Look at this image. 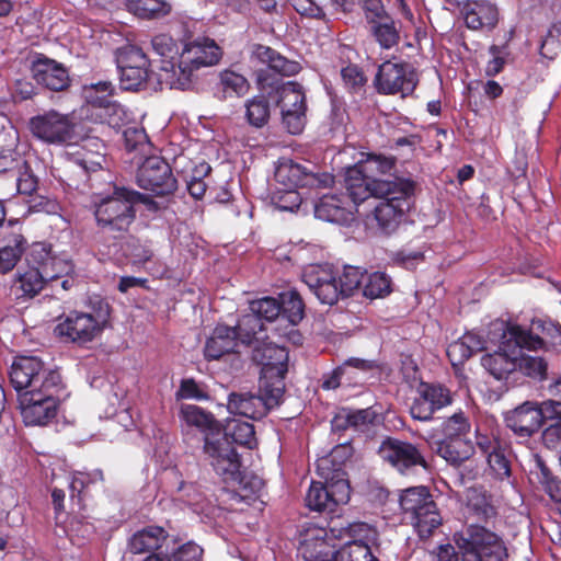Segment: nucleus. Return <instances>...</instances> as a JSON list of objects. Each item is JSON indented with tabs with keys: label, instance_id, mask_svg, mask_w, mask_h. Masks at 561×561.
I'll list each match as a JSON object with an SVG mask.
<instances>
[{
	"label": "nucleus",
	"instance_id": "44",
	"mask_svg": "<svg viewBox=\"0 0 561 561\" xmlns=\"http://www.w3.org/2000/svg\"><path fill=\"white\" fill-rule=\"evenodd\" d=\"M278 104L280 111L289 110V112H297L300 107L307 111L306 95L302 87L296 82H287L279 89Z\"/></svg>",
	"mask_w": 561,
	"mask_h": 561
},
{
	"label": "nucleus",
	"instance_id": "63",
	"mask_svg": "<svg viewBox=\"0 0 561 561\" xmlns=\"http://www.w3.org/2000/svg\"><path fill=\"white\" fill-rule=\"evenodd\" d=\"M175 396L178 399L184 400L207 399V393L194 379H183Z\"/></svg>",
	"mask_w": 561,
	"mask_h": 561
},
{
	"label": "nucleus",
	"instance_id": "29",
	"mask_svg": "<svg viewBox=\"0 0 561 561\" xmlns=\"http://www.w3.org/2000/svg\"><path fill=\"white\" fill-rule=\"evenodd\" d=\"M352 215L344 195H324L314 205V216L323 221L343 225L352 219Z\"/></svg>",
	"mask_w": 561,
	"mask_h": 561
},
{
	"label": "nucleus",
	"instance_id": "23",
	"mask_svg": "<svg viewBox=\"0 0 561 561\" xmlns=\"http://www.w3.org/2000/svg\"><path fill=\"white\" fill-rule=\"evenodd\" d=\"M28 264L37 265L46 282L68 276L73 271L71 261L64 256L51 255L50 248L44 243H34L27 257Z\"/></svg>",
	"mask_w": 561,
	"mask_h": 561
},
{
	"label": "nucleus",
	"instance_id": "53",
	"mask_svg": "<svg viewBox=\"0 0 561 561\" xmlns=\"http://www.w3.org/2000/svg\"><path fill=\"white\" fill-rule=\"evenodd\" d=\"M364 272L356 266H345L337 278V290L340 296H350L358 289L363 283Z\"/></svg>",
	"mask_w": 561,
	"mask_h": 561
},
{
	"label": "nucleus",
	"instance_id": "43",
	"mask_svg": "<svg viewBox=\"0 0 561 561\" xmlns=\"http://www.w3.org/2000/svg\"><path fill=\"white\" fill-rule=\"evenodd\" d=\"M543 344L540 346V348ZM539 347H533L528 345L520 346V355L518 356L517 370L531 378L541 379L545 377L547 371V363L540 356L528 355L526 351H537Z\"/></svg>",
	"mask_w": 561,
	"mask_h": 561
},
{
	"label": "nucleus",
	"instance_id": "25",
	"mask_svg": "<svg viewBox=\"0 0 561 561\" xmlns=\"http://www.w3.org/2000/svg\"><path fill=\"white\" fill-rule=\"evenodd\" d=\"M274 176L277 184L288 190H297L299 186H313L319 182L314 172L305 164L288 158L278 160Z\"/></svg>",
	"mask_w": 561,
	"mask_h": 561
},
{
	"label": "nucleus",
	"instance_id": "1",
	"mask_svg": "<svg viewBox=\"0 0 561 561\" xmlns=\"http://www.w3.org/2000/svg\"><path fill=\"white\" fill-rule=\"evenodd\" d=\"M151 46L160 57L157 79L161 89L192 88L198 71L217 65L222 57L221 47L206 36L185 39L178 45L171 36L159 34L151 39Z\"/></svg>",
	"mask_w": 561,
	"mask_h": 561
},
{
	"label": "nucleus",
	"instance_id": "64",
	"mask_svg": "<svg viewBox=\"0 0 561 561\" xmlns=\"http://www.w3.org/2000/svg\"><path fill=\"white\" fill-rule=\"evenodd\" d=\"M15 181L20 194L31 195L36 190L37 180L26 164L18 169Z\"/></svg>",
	"mask_w": 561,
	"mask_h": 561
},
{
	"label": "nucleus",
	"instance_id": "47",
	"mask_svg": "<svg viewBox=\"0 0 561 561\" xmlns=\"http://www.w3.org/2000/svg\"><path fill=\"white\" fill-rule=\"evenodd\" d=\"M117 67H149V59L142 49L133 44H125L115 51Z\"/></svg>",
	"mask_w": 561,
	"mask_h": 561
},
{
	"label": "nucleus",
	"instance_id": "15",
	"mask_svg": "<svg viewBox=\"0 0 561 561\" xmlns=\"http://www.w3.org/2000/svg\"><path fill=\"white\" fill-rule=\"evenodd\" d=\"M138 185L156 195H169L176 190V180L169 163L161 157H147L137 171Z\"/></svg>",
	"mask_w": 561,
	"mask_h": 561
},
{
	"label": "nucleus",
	"instance_id": "6",
	"mask_svg": "<svg viewBox=\"0 0 561 561\" xmlns=\"http://www.w3.org/2000/svg\"><path fill=\"white\" fill-rule=\"evenodd\" d=\"M461 561H506L507 549L502 538L479 524H468L455 534Z\"/></svg>",
	"mask_w": 561,
	"mask_h": 561
},
{
	"label": "nucleus",
	"instance_id": "37",
	"mask_svg": "<svg viewBox=\"0 0 561 561\" xmlns=\"http://www.w3.org/2000/svg\"><path fill=\"white\" fill-rule=\"evenodd\" d=\"M252 53L256 59L263 64H266L268 68L279 75L294 76L301 69L299 62L288 60L271 47L264 45H255Z\"/></svg>",
	"mask_w": 561,
	"mask_h": 561
},
{
	"label": "nucleus",
	"instance_id": "51",
	"mask_svg": "<svg viewBox=\"0 0 561 561\" xmlns=\"http://www.w3.org/2000/svg\"><path fill=\"white\" fill-rule=\"evenodd\" d=\"M83 98L92 106L107 104V99L113 96L114 85L111 81H98L83 85Z\"/></svg>",
	"mask_w": 561,
	"mask_h": 561
},
{
	"label": "nucleus",
	"instance_id": "36",
	"mask_svg": "<svg viewBox=\"0 0 561 561\" xmlns=\"http://www.w3.org/2000/svg\"><path fill=\"white\" fill-rule=\"evenodd\" d=\"M168 537L167 531L159 526H148L136 531L129 539L128 547L130 552L146 553L162 547Z\"/></svg>",
	"mask_w": 561,
	"mask_h": 561
},
{
	"label": "nucleus",
	"instance_id": "32",
	"mask_svg": "<svg viewBox=\"0 0 561 561\" xmlns=\"http://www.w3.org/2000/svg\"><path fill=\"white\" fill-rule=\"evenodd\" d=\"M497 19V9L489 1H470L465 7V22L471 30L493 28Z\"/></svg>",
	"mask_w": 561,
	"mask_h": 561
},
{
	"label": "nucleus",
	"instance_id": "62",
	"mask_svg": "<svg viewBox=\"0 0 561 561\" xmlns=\"http://www.w3.org/2000/svg\"><path fill=\"white\" fill-rule=\"evenodd\" d=\"M282 121L289 134L298 135L304 130L306 125V111H302V107L297 112H289V110L282 111Z\"/></svg>",
	"mask_w": 561,
	"mask_h": 561
},
{
	"label": "nucleus",
	"instance_id": "58",
	"mask_svg": "<svg viewBox=\"0 0 561 561\" xmlns=\"http://www.w3.org/2000/svg\"><path fill=\"white\" fill-rule=\"evenodd\" d=\"M539 473L538 479L545 491L554 501L561 500V480H559L550 469L545 466L541 461L538 462Z\"/></svg>",
	"mask_w": 561,
	"mask_h": 561
},
{
	"label": "nucleus",
	"instance_id": "24",
	"mask_svg": "<svg viewBox=\"0 0 561 561\" xmlns=\"http://www.w3.org/2000/svg\"><path fill=\"white\" fill-rule=\"evenodd\" d=\"M298 552L306 561H318L332 554L328 530L312 523L301 526L298 537Z\"/></svg>",
	"mask_w": 561,
	"mask_h": 561
},
{
	"label": "nucleus",
	"instance_id": "42",
	"mask_svg": "<svg viewBox=\"0 0 561 561\" xmlns=\"http://www.w3.org/2000/svg\"><path fill=\"white\" fill-rule=\"evenodd\" d=\"M369 25L374 38L381 48L390 49L398 44L399 31L389 15Z\"/></svg>",
	"mask_w": 561,
	"mask_h": 561
},
{
	"label": "nucleus",
	"instance_id": "52",
	"mask_svg": "<svg viewBox=\"0 0 561 561\" xmlns=\"http://www.w3.org/2000/svg\"><path fill=\"white\" fill-rule=\"evenodd\" d=\"M248 122L255 127L264 126L270 117V104L263 96H255L245 104Z\"/></svg>",
	"mask_w": 561,
	"mask_h": 561
},
{
	"label": "nucleus",
	"instance_id": "27",
	"mask_svg": "<svg viewBox=\"0 0 561 561\" xmlns=\"http://www.w3.org/2000/svg\"><path fill=\"white\" fill-rule=\"evenodd\" d=\"M240 340L238 324L234 328L218 325L206 341L204 354L208 360H217L226 354L236 352Z\"/></svg>",
	"mask_w": 561,
	"mask_h": 561
},
{
	"label": "nucleus",
	"instance_id": "35",
	"mask_svg": "<svg viewBox=\"0 0 561 561\" xmlns=\"http://www.w3.org/2000/svg\"><path fill=\"white\" fill-rule=\"evenodd\" d=\"M377 417V413L371 409L348 410L342 409L332 420L333 431H344L353 428L355 431H364L368 425L373 424Z\"/></svg>",
	"mask_w": 561,
	"mask_h": 561
},
{
	"label": "nucleus",
	"instance_id": "3",
	"mask_svg": "<svg viewBox=\"0 0 561 561\" xmlns=\"http://www.w3.org/2000/svg\"><path fill=\"white\" fill-rule=\"evenodd\" d=\"M332 460L323 457L317 462L318 474L324 482H311L306 495L307 506L316 512L332 514L350 500V484L341 468L331 469Z\"/></svg>",
	"mask_w": 561,
	"mask_h": 561
},
{
	"label": "nucleus",
	"instance_id": "14",
	"mask_svg": "<svg viewBox=\"0 0 561 561\" xmlns=\"http://www.w3.org/2000/svg\"><path fill=\"white\" fill-rule=\"evenodd\" d=\"M266 339L265 335L260 342L247 344L253 347V360L262 366L260 381L273 382L279 379L284 382L288 368V352L283 346L267 342Z\"/></svg>",
	"mask_w": 561,
	"mask_h": 561
},
{
	"label": "nucleus",
	"instance_id": "2",
	"mask_svg": "<svg viewBox=\"0 0 561 561\" xmlns=\"http://www.w3.org/2000/svg\"><path fill=\"white\" fill-rule=\"evenodd\" d=\"M536 332H541L546 337H550L552 343H561V327L550 320H533L530 330L514 323H494L491 333L499 336V346L493 353L482 356V366L495 379H505L511 373L517 370L522 345L533 347L542 345V339Z\"/></svg>",
	"mask_w": 561,
	"mask_h": 561
},
{
	"label": "nucleus",
	"instance_id": "48",
	"mask_svg": "<svg viewBox=\"0 0 561 561\" xmlns=\"http://www.w3.org/2000/svg\"><path fill=\"white\" fill-rule=\"evenodd\" d=\"M119 71V84L123 90L136 91L149 78V67H117Z\"/></svg>",
	"mask_w": 561,
	"mask_h": 561
},
{
	"label": "nucleus",
	"instance_id": "11",
	"mask_svg": "<svg viewBox=\"0 0 561 561\" xmlns=\"http://www.w3.org/2000/svg\"><path fill=\"white\" fill-rule=\"evenodd\" d=\"M103 149L104 145L98 138H88L81 144L68 145L67 170L79 176V180H72L69 186L80 188V184L88 181L90 172L102 168L105 161Z\"/></svg>",
	"mask_w": 561,
	"mask_h": 561
},
{
	"label": "nucleus",
	"instance_id": "18",
	"mask_svg": "<svg viewBox=\"0 0 561 561\" xmlns=\"http://www.w3.org/2000/svg\"><path fill=\"white\" fill-rule=\"evenodd\" d=\"M375 83L378 92L382 94L400 93L407 96L414 91L417 78L408 65L386 61L378 69Z\"/></svg>",
	"mask_w": 561,
	"mask_h": 561
},
{
	"label": "nucleus",
	"instance_id": "5",
	"mask_svg": "<svg viewBox=\"0 0 561 561\" xmlns=\"http://www.w3.org/2000/svg\"><path fill=\"white\" fill-rule=\"evenodd\" d=\"M137 202L147 203L148 197L137 191L114 186L111 195L101 196L94 203L98 225L111 231L126 230L135 218L134 204Z\"/></svg>",
	"mask_w": 561,
	"mask_h": 561
},
{
	"label": "nucleus",
	"instance_id": "39",
	"mask_svg": "<svg viewBox=\"0 0 561 561\" xmlns=\"http://www.w3.org/2000/svg\"><path fill=\"white\" fill-rule=\"evenodd\" d=\"M465 515L468 519L483 520L495 515V510L482 490L472 488L466 493Z\"/></svg>",
	"mask_w": 561,
	"mask_h": 561
},
{
	"label": "nucleus",
	"instance_id": "13",
	"mask_svg": "<svg viewBox=\"0 0 561 561\" xmlns=\"http://www.w3.org/2000/svg\"><path fill=\"white\" fill-rule=\"evenodd\" d=\"M551 403L526 401L505 413V423L517 436L527 438L536 433L543 421L554 420Z\"/></svg>",
	"mask_w": 561,
	"mask_h": 561
},
{
	"label": "nucleus",
	"instance_id": "41",
	"mask_svg": "<svg viewBox=\"0 0 561 561\" xmlns=\"http://www.w3.org/2000/svg\"><path fill=\"white\" fill-rule=\"evenodd\" d=\"M336 561H378L368 542L362 539L345 542L334 554Z\"/></svg>",
	"mask_w": 561,
	"mask_h": 561
},
{
	"label": "nucleus",
	"instance_id": "60",
	"mask_svg": "<svg viewBox=\"0 0 561 561\" xmlns=\"http://www.w3.org/2000/svg\"><path fill=\"white\" fill-rule=\"evenodd\" d=\"M486 460L492 472L497 479L503 480L510 477L511 466L504 449L501 447L499 449H492L490 455L486 457Z\"/></svg>",
	"mask_w": 561,
	"mask_h": 561
},
{
	"label": "nucleus",
	"instance_id": "22",
	"mask_svg": "<svg viewBox=\"0 0 561 561\" xmlns=\"http://www.w3.org/2000/svg\"><path fill=\"white\" fill-rule=\"evenodd\" d=\"M380 457L401 473L415 466L425 467V460L415 446L399 439L388 438L379 447Z\"/></svg>",
	"mask_w": 561,
	"mask_h": 561
},
{
	"label": "nucleus",
	"instance_id": "55",
	"mask_svg": "<svg viewBox=\"0 0 561 561\" xmlns=\"http://www.w3.org/2000/svg\"><path fill=\"white\" fill-rule=\"evenodd\" d=\"M470 423L462 412L455 413L443 423L444 438H466Z\"/></svg>",
	"mask_w": 561,
	"mask_h": 561
},
{
	"label": "nucleus",
	"instance_id": "30",
	"mask_svg": "<svg viewBox=\"0 0 561 561\" xmlns=\"http://www.w3.org/2000/svg\"><path fill=\"white\" fill-rule=\"evenodd\" d=\"M46 279L37 265L30 264L27 268L18 270L11 285V293L15 299H31L35 297L44 287Z\"/></svg>",
	"mask_w": 561,
	"mask_h": 561
},
{
	"label": "nucleus",
	"instance_id": "21",
	"mask_svg": "<svg viewBox=\"0 0 561 561\" xmlns=\"http://www.w3.org/2000/svg\"><path fill=\"white\" fill-rule=\"evenodd\" d=\"M301 276L320 302L331 306L339 300L337 277L331 265L310 264Z\"/></svg>",
	"mask_w": 561,
	"mask_h": 561
},
{
	"label": "nucleus",
	"instance_id": "59",
	"mask_svg": "<svg viewBox=\"0 0 561 561\" xmlns=\"http://www.w3.org/2000/svg\"><path fill=\"white\" fill-rule=\"evenodd\" d=\"M126 253L133 265H142L150 261L153 255L150 243H142L136 239H133L127 243Z\"/></svg>",
	"mask_w": 561,
	"mask_h": 561
},
{
	"label": "nucleus",
	"instance_id": "17",
	"mask_svg": "<svg viewBox=\"0 0 561 561\" xmlns=\"http://www.w3.org/2000/svg\"><path fill=\"white\" fill-rule=\"evenodd\" d=\"M62 389L20 394L19 405L26 425H45L56 416L58 396Z\"/></svg>",
	"mask_w": 561,
	"mask_h": 561
},
{
	"label": "nucleus",
	"instance_id": "7",
	"mask_svg": "<svg viewBox=\"0 0 561 561\" xmlns=\"http://www.w3.org/2000/svg\"><path fill=\"white\" fill-rule=\"evenodd\" d=\"M10 381L20 394H33L44 390L62 389L61 376L47 368L37 356H19L10 368Z\"/></svg>",
	"mask_w": 561,
	"mask_h": 561
},
{
	"label": "nucleus",
	"instance_id": "9",
	"mask_svg": "<svg viewBox=\"0 0 561 561\" xmlns=\"http://www.w3.org/2000/svg\"><path fill=\"white\" fill-rule=\"evenodd\" d=\"M285 385L279 379L273 382L260 381V393L251 392L231 393L227 408L231 414L241 415L251 420H260L274 407L278 405Z\"/></svg>",
	"mask_w": 561,
	"mask_h": 561
},
{
	"label": "nucleus",
	"instance_id": "56",
	"mask_svg": "<svg viewBox=\"0 0 561 561\" xmlns=\"http://www.w3.org/2000/svg\"><path fill=\"white\" fill-rule=\"evenodd\" d=\"M272 203L283 211H295L301 204V197L297 190L278 188L272 195Z\"/></svg>",
	"mask_w": 561,
	"mask_h": 561
},
{
	"label": "nucleus",
	"instance_id": "49",
	"mask_svg": "<svg viewBox=\"0 0 561 561\" xmlns=\"http://www.w3.org/2000/svg\"><path fill=\"white\" fill-rule=\"evenodd\" d=\"M391 291V279L382 272H374L366 277L363 286L364 296L375 299L381 298Z\"/></svg>",
	"mask_w": 561,
	"mask_h": 561
},
{
	"label": "nucleus",
	"instance_id": "54",
	"mask_svg": "<svg viewBox=\"0 0 561 561\" xmlns=\"http://www.w3.org/2000/svg\"><path fill=\"white\" fill-rule=\"evenodd\" d=\"M220 84L229 95L241 96L249 90L248 80L242 75L231 70H225L220 73Z\"/></svg>",
	"mask_w": 561,
	"mask_h": 561
},
{
	"label": "nucleus",
	"instance_id": "10",
	"mask_svg": "<svg viewBox=\"0 0 561 561\" xmlns=\"http://www.w3.org/2000/svg\"><path fill=\"white\" fill-rule=\"evenodd\" d=\"M280 317V304L273 297H263L249 305V312L238 321L240 340L244 344L260 342L266 334V323Z\"/></svg>",
	"mask_w": 561,
	"mask_h": 561
},
{
	"label": "nucleus",
	"instance_id": "26",
	"mask_svg": "<svg viewBox=\"0 0 561 561\" xmlns=\"http://www.w3.org/2000/svg\"><path fill=\"white\" fill-rule=\"evenodd\" d=\"M391 181L377 180L366 176L362 167L355 165L348 168L345 175L346 198L357 205L369 197H377L378 185L381 183H390Z\"/></svg>",
	"mask_w": 561,
	"mask_h": 561
},
{
	"label": "nucleus",
	"instance_id": "33",
	"mask_svg": "<svg viewBox=\"0 0 561 561\" xmlns=\"http://www.w3.org/2000/svg\"><path fill=\"white\" fill-rule=\"evenodd\" d=\"M488 347V342L477 332H467L458 340L451 342L446 354L453 366L465 363L473 353Z\"/></svg>",
	"mask_w": 561,
	"mask_h": 561
},
{
	"label": "nucleus",
	"instance_id": "61",
	"mask_svg": "<svg viewBox=\"0 0 561 561\" xmlns=\"http://www.w3.org/2000/svg\"><path fill=\"white\" fill-rule=\"evenodd\" d=\"M229 484L238 485L239 490L244 492L241 496L247 497L257 493L263 486V481L256 476L248 474L240 470L238 479L231 480Z\"/></svg>",
	"mask_w": 561,
	"mask_h": 561
},
{
	"label": "nucleus",
	"instance_id": "57",
	"mask_svg": "<svg viewBox=\"0 0 561 561\" xmlns=\"http://www.w3.org/2000/svg\"><path fill=\"white\" fill-rule=\"evenodd\" d=\"M125 146L130 152L145 154L150 149L148 136L144 128L129 127L124 131Z\"/></svg>",
	"mask_w": 561,
	"mask_h": 561
},
{
	"label": "nucleus",
	"instance_id": "28",
	"mask_svg": "<svg viewBox=\"0 0 561 561\" xmlns=\"http://www.w3.org/2000/svg\"><path fill=\"white\" fill-rule=\"evenodd\" d=\"M33 77L38 84L53 91H61L69 84V75L67 69L59 62L41 58L33 62Z\"/></svg>",
	"mask_w": 561,
	"mask_h": 561
},
{
	"label": "nucleus",
	"instance_id": "34",
	"mask_svg": "<svg viewBox=\"0 0 561 561\" xmlns=\"http://www.w3.org/2000/svg\"><path fill=\"white\" fill-rule=\"evenodd\" d=\"M430 444L442 458L453 466H459L473 453V445L467 438H443Z\"/></svg>",
	"mask_w": 561,
	"mask_h": 561
},
{
	"label": "nucleus",
	"instance_id": "16",
	"mask_svg": "<svg viewBox=\"0 0 561 561\" xmlns=\"http://www.w3.org/2000/svg\"><path fill=\"white\" fill-rule=\"evenodd\" d=\"M30 129L34 137L51 145L69 142L73 137V125L68 115L55 110L33 116Z\"/></svg>",
	"mask_w": 561,
	"mask_h": 561
},
{
	"label": "nucleus",
	"instance_id": "40",
	"mask_svg": "<svg viewBox=\"0 0 561 561\" xmlns=\"http://www.w3.org/2000/svg\"><path fill=\"white\" fill-rule=\"evenodd\" d=\"M126 9L141 19H157L169 14L172 5L167 0H126Z\"/></svg>",
	"mask_w": 561,
	"mask_h": 561
},
{
	"label": "nucleus",
	"instance_id": "50",
	"mask_svg": "<svg viewBox=\"0 0 561 561\" xmlns=\"http://www.w3.org/2000/svg\"><path fill=\"white\" fill-rule=\"evenodd\" d=\"M103 480V472L99 469L92 472H76L61 477L64 484L70 490V497L79 495L89 483H95Z\"/></svg>",
	"mask_w": 561,
	"mask_h": 561
},
{
	"label": "nucleus",
	"instance_id": "45",
	"mask_svg": "<svg viewBox=\"0 0 561 561\" xmlns=\"http://www.w3.org/2000/svg\"><path fill=\"white\" fill-rule=\"evenodd\" d=\"M280 317L296 325L304 318V302L296 290H288L279 294Z\"/></svg>",
	"mask_w": 561,
	"mask_h": 561
},
{
	"label": "nucleus",
	"instance_id": "46",
	"mask_svg": "<svg viewBox=\"0 0 561 561\" xmlns=\"http://www.w3.org/2000/svg\"><path fill=\"white\" fill-rule=\"evenodd\" d=\"M25 239L21 234H14L9 244L0 249V272H10L18 263L25 250Z\"/></svg>",
	"mask_w": 561,
	"mask_h": 561
},
{
	"label": "nucleus",
	"instance_id": "20",
	"mask_svg": "<svg viewBox=\"0 0 561 561\" xmlns=\"http://www.w3.org/2000/svg\"><path fill=\"white\" fill-rule=\"evenodd\" d=\"M416 392L417 396L410 408L414 420L430 421L436 411L453 403L450 390L442 385L422 382Z\"/></svg>",
	"mask_w": 561,
	"mask_h": 561
},
{
	"label": "nucleus",
	"instance_id": "12",
	"mask_svg": "<svg viewBox=\"0 0 561 561\" xmlns=\"http://www.w3.org/2000/svg\"><path fill=\"white\" fill-rule=\"evenodd\" d=\"M107 311L96 316L87 312L72 311L55 328V333L70 342L85 344L93 341L103 330Z\"/></svg>",
	"mask_w": 561,
	"mask_h": 561
},
{
	"label": "nucleus",
	"instance_id": "19",
	"mask_svg": "<svg viewBox=\"0 0 561 561\" xmlns=\"http://www.w3.org/2000/svg\"><path fill=\"white\" fill-rule=\"evenodd\" d=\"M204 450L214 470L226 483L238 479L241 470L240 458L227 437L207 436Z\"/></svg>",
	"mask_w": 561,
	"mask_h": 561
},
{
	"label": "nucleus",
	"instance_id": "8",
	"mask_svg": "<svg viewBox=\"0 0 561 561\" xmlns=\"http://www.w3.org/2000/svg\"><path fill=\"white\" fill-rule=\"evenodd\" d=\"M400 506L420 538L430 537L442 524V517L427 488L407 489L400 496Z\"/></svg>",
	"mask_w": 561,
	"mask_h": 561
},
{
	"label": "nucleus",
	"instance_id": "38",
	"mask_svg": "<svg viewBox=\"0 0 561 561\" xmlns=\"http://www.w3.org/2000/svg\"><path fill=\"white\" fill-rule=\"evenodd\" d=\"M216 436L227 437L228 442L231 444L236 443L248 448H253L256 444L253 425L249 422L234 419L227 422L224 433L220 431V427H218Z\"/></svg>",
	"mask_w": 561,
	"mask_h": 561
},
{
	"label": "nucleus",
	"instance_id": "4",
	"mask_svg": "<svg viewBox=\"0 0 561 561\" xmlns=\"http://www.w3.org/2000/svg\"><path fill=\"white\" fill-rule=\"evenodd\" d=\"M413 185L407 180H396L378 185V204L375 218L385 233L393 232L411 209Z\"/></svg>",
	"mask_w": 561,
	"mask_h": 561
},
{
	"label": "nucleus",
	"instance_id": "31",
	"mask_svg": "<svg viewBox=\"0 0 561 561\" xmlns=\"http://www.w3.org/2000/svg\"><path fill=\"white\" fill-rule=\"evenodd\" d=\"M180 420L182 426L187 428H196L204 434V439L207 436L217 437L218 422L214 415L206 410L195 404H182L180 409Z\"/></svg>",
	"mask_w": 561,
	"mask_h": 561
}]
</instances>
